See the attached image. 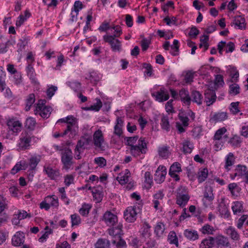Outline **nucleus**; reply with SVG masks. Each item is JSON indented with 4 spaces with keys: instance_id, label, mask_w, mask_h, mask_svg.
<instances>
[{
    "instance_id": "obj_1",
    "label": "nucleus",
    "mask_w": 248,
    "mask_h": 248,
    "mask_svg": "<svg viewBox=\"0 0 248 248\" xmlns=\"http://www.w3.org/2000/svg\"><path fill=\"white\" fill-rule=\"evenodd\" d=\"M67 124L66 129L62 132V136H64L70 133V136L76 135L78 131V126L77 119L72 115L67 116L66 120Z\"/></svg>"
},
{
    "instance_id": "obj_2",
    "label": "nucleus",
    "mask_w": 248,
    "mask_h": 248,
    "mask_svg": "<svg viewBox=\"0 0 248 248\" xmlns=\"http://www.w3.org/2000/svg\"><path fill=\"white\" fill-rule=\"evenodd\" d=\"M147 148L145 138H140L138 140V144L130 147L129 151L133 156L137 157L141 154H145L146 153Z\"/></svg>"
},
{
    "instance_id": "obj_3",
    "label": "nucleus",
    "mask_w": 248,
    "mask_h": 248,
    "mask_svg": "<svg viewBox=\"0 0 248 248\" xmlns=\"http://www.w3.org/2000/svg\"><path fill=\"white\" fill-rule=\"evenodd\" d=\"M46 103L45 100H39L35 110V114H39L43 118L49 117L52 110L51 107H46L45 105Z\"/></svg>"
},
{
    "instance_id": "obj_4",
    "label": "nucleus",
    "mask_w": 248,
    "mask_h": 248,
    "mask_svg": "<svg viewBox=\"0 0 248 248\" xmlns=\"http://www.w3.org/2000/svg\"><path fill=\"white\" fill-rule=\"evenodd\" d=\"M189 199L186 187L180 186L177 189L176 203L181 207L185 206Z\"/></svg>"
},
{
    "instance_id": "obj_5",
    "label": "nucleus",
    "mask_w": 248,
    "mask_h": 248,
    "mask_svg": "<svg viewBox=\"0 0 248 248\" xmlns=\"http://www.w3.org/2000/svg\"><path fill=\"white\" fill-rule=\"evenodd\" d=\"M35 139V137L32 136L27 132L21 133L19 139V142L18 143V146L22 150H25L30 148L31 142L32 140Z\"/></svg>"
},
{
    "instance_id": "obj_6",
    "label": "nucleus",
    "mask_w": 248,
    "mask_h": 248,
    "mask_svg": "<svg viewBox=\"0 0 248 248\" xmlns=\"http://www.w3.org/2000/svg\"><path fill=\"white\" fill-rule=\"evenodd\" d=\"M93 143L96 149L102 151L105 150V140L101 130L98 129L93 133Z\"/></svg>"
},
{
    "instance_id": "obj_7",
    "label": "nucleus",
    "mask_w": 248,
    "mask_h": 248,
    "mask_svg": "<svg viewBox=\"0 0 248 248\" xmlns=\"http://www.w3.org/2000/svg\"><path fill=\"white\" fill-rule=\"evenodd\" d=\"M72 152L69 148H65L62 154V161L63 168L66 170L70 169L73 162Z\"/></svg>"
},
{
    "instance_id": "obj_8",
    "label": "nucleus",
    "mask_w": 248,
    "mask_h": 248,
    "mask_svg": "<svg viewBox=\"0 0 248 248\" xmlns=\"http://www.w3.org/2000/svg\"><path fill=\"white\" fill-rule=\"evenodd\" d=\"M103 39L105 42L108 43L111 46L113 51H120L121 50V42L114 36H108V35H105L103 36Z\"/></svg>"
},
{
    "instance_id": "obj_9",
    "label": "nucleus",
    "mask_w": 248,
    "mask_h": 248,
    "mask_svg": "<svg viewBox=\"0 0 248 248\" xmlns=\"http://www.w3.org/2000/svg\"><path fill=\"white\" fill-rule=\"evenodd\" d=\"M152 96L159 102L167 101L169 98V94L168 91L164 88H161L158 91L152 93Z\"/></svg>"
},
{
    "instance_id": "obj_10",
    "label": "nucleus",
    "mask_w": 248,
    "mask_h": 248,
    "mask_svg": "<svg viewBox=\"0 0 248 248\" xmlns=\"http://www.w3.org/2000/svg\"><path fill=\"white\" fill-rule=\"evenodd\" d=\"M137 215L136 207L134 206L127 207L124 212V218L128 222H134L136 220Z\"/></svg>"
},
{
    "instance_id": "obj_11",
    "label": "nucleus",
    "mask_w": 248,
    "mask_h": 248,
    "mask_svg": "<svg viewBox=\"0 0 248 248\" xmlns=\"http://www.w3.org/2000/svg\"><path fill=\"white\" fill-rule=\"evenodd\" d=\"M103 220L108 226H113L117 222L118 218L116 215L110 211H107L104 214Z\"/></svg>"
},
{
    "instance_id": "obj_12",
    "label": "nucleus",
    "mask_w": 248,
    "mask_h": 248,
    "mask_svg": "<svg viewBox=\"0 0 248 248\" xmlns=\"http://www.w3.org/2000/svg\"><path fill=\"white\" fill-rule=\"evenodd\" d=\"M167 174V171L166 168L164 166H159L155 171V180L157 183H162L165 179V176Z\"/></svg>"
},
{
    "instance_id": "obj_13",
    "label": "nucleus",
    "mask_w": 248,
    "mask_h": 248,
    "mask_svg": "<svg viewBox=\"0 0 248 248\" xmlns=\"http://www.w3.org/2000/svg\"><path fill=\"white\" fill-rule=\"evenodd\" d=\"M228 118V114L225 112L214 113L211 116L209 121L212 123H217L226 120Z\"/></svg>"
},
{
    "instance_id": "obj_14",
    "label": "nucleus",
    "mask_w": 248,
    "mask_h": 248,
    "mask_svg": "<svg viewBox=\"0 0 248 248\" xmlns=\"http://www.w3.org/2000/svg\"><path fill=\"white\" fill-rule=\"evenodd\" d=\"M7 124L9 129L16 133H18L21 131L22 126L21 123L19 121H16L14 119L8 121Z\"/></svg>"
},
{
    "instance_id": "obj_15",
    "label": "nucleus",
    "mask_w": 248,
    "mask_h": 248,
    "mask_svg": "<svg viewBox=\"0 0 248 248\" xmlns=\"http://www.w3.org/2000/svg\"><path fill=\"white\" fill-rule=\"evenodd\" d=\"M179 98H180L181 100L186 105H190L191 101V98L189 96V93L187 90L185 89L181 90L179 93Z\"/></svg>"
},
{
    "instance_id": "obj_16",
    "label": "nucleus",
    "mask_w": 248,
    "mask_h": 248,
    "mask_svg": "<svg viewBox=\"0 0 248 248\" xmlns=\"http://www.w3.org/2000/svg\"><path fill=\"white\" fill-rule=\"evenodd\" d=\"M151 226L146 222H145L141 229L140 237L144 241H146L151 236V233L150 232Z\"/></svg>"
},
{
    "instance_id": "obj_17",
    "label": "nucleus",
    "mask_w": 248,
    "mask_h": 248,
    "mask_svg": "<svg viewBox=\"0 0 248 248\" xmlns=\"http://www.w3.org/2000/svg\"><path fill=\"white\" fill-rule=\"evenodd\" d=\"M24 234L21 232H17L12 239V244L15 246H19L24 242Z\"/></svg>"
},
{
    "instance_id": "obj_18",
    "label": "nucleus",
    "mask_w": 248,
    "mask_h": 248,
    "mask_svg": "<svg viewBox=\"0 0 248 248\" xmlns=\"http://www.w3.org/2000/svg\"><path fill=\"white\" fill-rule=\"evenodd\" d=\"M231 25H234L236 29L242 30L245 28V19L241 16H235Z\"/></svg>"
},
{
    "instance_id": "obj_19",
    "label": "nucleus",
    "mask_w": 248,
    "mask_h": 248,
    "mask_svg": "<svg viewBox=\"0 0 248 248\" xmlns=\"http://www.w3.org/2000/svg\"><path fill=\"white\" fill-rule=\"evenodd\" d=\"M46 174L51 179H56L60 175L59 171L57 169H54L51 167H44V169Z\"/></svg>"
},
{
    "instance_id": "obj_20",
    "label": "nucleus",
    "mask_w": 248,
    "mask_h": 248,
    "mask_svg": "<svg viewBox=\"0 0 248 248\" xmlns=\"http://www.w3.org/2000/svg\"><path fill=\"white\" fill-rule=\"evenodd\" d=\"M91 140L89 138H82L78 140L76 147V152L77 151H83L85 147L89 144Z\"/></svg>"
},
{
    "instance_id": "obj_21",
    "label": "nucleus",
    "mask_w": 248,
    "mask_h": 248,
    "mask_svg": "<svg viewBox=\"0 0 248 248\" xmlns=\"http://www.w3.org/2000/svg\"><path fill=\"white\" fill-rule=\"evenodd\" d=\"M205 99L207 106L212 105L216 99L215 93L213 91L208 90L205 93Z\"/></svg>"
},
{
    "instance_id": "obj_22",
    "label": "nucleus",
    "mask_w": 248,
    "mask_h": 248,
    "mask_svg": "<svg viewBox=\"0 0 248 248\" xmlns=\"http://www.w3.org/2000/svg\"><path fill=\"white\" fill-rule=\"evenodd\" d=\"M123 121L120 117H118L116 120V123L114 126V134L120 137L122 133V126L123 124Z\"/></svg>"
},
{
    "instance_id": "obj_23",
    "label": "nucleus",
    "mask_w": 248,
    "mask_h": 248,
    "mask_svg": "<svg viewBox=\"0 0 248 248\" xmlns=\"http://www.w3.org/2000/svg\"><path fill=\"white\" fill-rule=\"evenodd\" d=\"M228 188L233 196H238L241 190V188L235 183L230 184L228 186Z\"/></svg>"
},
{
    "instance_id": "obj_24",
    "label": "nucleus",
    "mask_w": 248,
    "mask_h": 248,
    "mask_svg": "<svg viewBox=\"0 0 248 248\" xmlns=\"http://www.w3.org/2000/svg\"><path fill=\"white\" fill-rule=\"evenodd\" d=\"M41 156L40 155L32 156L29 159V166L31 170H34L41 160Z\"/></svg>"
},
{
    "instance_id": "obj_25",
    "label": "nucleus",
    "mask_w": 248,
    "mask_h": 248,
    "mask_svg": "<svg viewBox=\"0 0 248 248\" xmlns=\"http://www.w3.org/2000/svg\"><path fill=\"white\" fill-rule=\"evenodd\" d=\"M226 233L232 240L234 241H238L240 239V236L238 233L235 228L232 226L229 227L226 229Z\"/></svg>"
},
{
    "instance_id": "obj_26",
    "label": "nucleus",
    "mask_w": 248,
    "mask_h": 248,
    "mask_svg": "<svg viewBox=\"0 0 248 248\" xmlns=\"http://www.w3.org/2000/svg\"><path fill=\"white\" fill-rule=\"evenodd\" d=\"M183 147L181 149L184 154L190 153L193 149V144L188 140H185L182 143Z\"/></svg>"
},
{
    "instance_id": "obj_27",
    "label": "nucleus",
    "mask_w": 248,
    "mask_h": 248,
    "mask_svg": "<svg viewBox=\"0 0 248 248\" xmlns=\"http://www.w3.org/2000/svg\"><path fill=\"white\" fill-rule=\"evenodd\" d=\"M215 243V239L212 237H209L208 239H205L201 243L200 248H211Z\"/></svg>"
},
{
    "instance_id": "obj_28",
    "label": "nucleus",
    "mask_w": 248,
    "mask_h": 248,
    "mask_svg": "<svg viewBox=\"0 0 248 248\" xmlns=\"http://www.w3.org/2000/svg\"><path fill=\"white\" fill-rule=\"evenodd\" d=\"M130 176V172L129 170H125L124 175L120 174L117 177V181L121 185L127 183L129 181V178Z\"/></svg>"
},
{
    "instance_id": "obj_29",
    "label": "nucleus",
    "mask_w": 248,
    "mask_h": 248,
    "mask_svg": "<svg viewBox=\"0 0 248 248\" xmlns=\"http://www.w3.org/2000/svg\"><path fill=\"white\" fill-rule=\"evenodd\" d=\"M110 242L109 240L100 238L99 239L95 244V248H109Z\"/></svg>"
},
{
    "instance_id": "obj_30",
    "label": "nucleus",
    "mask_w": 248,
    "mask_h": 248,
    "mask_svg": "<svg viewBox=\"0 0 248 248\" xmlns=\"http://www.w3.org/2000/svg\"><path fill=\"white\" fill-rule=\"evenodd\" d=\"M204 198L206 200L211 202L214 199V195L213 194V188L210 186L205 187V190L203 194Z\"/></svg>"
},
{
    "instance_id": "obj_31",
    "label": "nucleus",
    "mask_w": 248,
    "mask_h": 248,
    "mask_svg": "<svg viewBox=\"0 0 248 248\" xmlns=\"http://www.w3.org/2000/svg\"><path fill=\"white\" fill-rule=\"evenodd\" d=\"M234 171L235 172V176L241 177L245 176L248 173L247 167L241 165L237 166Z\"/></svg>"
},
{
    "instance_id": "obj_32",
    "label": "nucleus",
    "mask_w": 248,
    "mask_h": 248,
    "mask_svg": "<svg viewBox=\"0 0 248 248\" xmlns=\"http://www.w3.org/2000/svg\"><path fill=\"white\" fill-rule=\"evenodd\" d=\"M184 235L185 237L190 240H195L199 237L197 232L195 230H186L185 231Z\"/></svg>"
},
{
    "instance_id": "obj_33",
    "label": "nucleus",
    "mask_w": 248,
    "mask_h": 248,
    "mask_svg": "<svg viewBox=\"0 0 248 248\" xmlns=\"http://www.w3.org/2000/svg\"><path fill=\"white\" fill-rule=\"evenodd\" d=\"M169 147L167 146H163L159 147L158 149V153L159 155L164 158H167L169 157L170 153L169 151Z\"/></svg>"
},
{
    "instance_id": "obj_34",
    "label": "nucleus",
    "mask_w": 248,
    "mask_h": 248,
    "mask_svg": "<svg viewBox=\"0 0 248 248\" xmlns=\"http://www.w3.org/2000/svg\"><path fill=\"white\" fill-rule=\"evenodd\" d=\"M191 101L201 105L202 103V96L198 91H193L191 93Z\"/></svg>"
},
{
    "instance_id": "obj_35",
    "label": "nucleus",
    "mask_w": 248,
    "mask_h": 248,
    "mask_svg": "<svg viewBox=\"0 0 248 248\" xmlns=\"http://www.w3.org/2000/svg\"><path fill=\"white\" fill-rule=\"evenodd\" d=\"M232 209L234 214L241 213L244 210L242 203L238 201L233 202V205L232 206Z\"/></svg>"
},
{
    "instance_id": "obj_36",
    "label": "nucleus",
    "mask_w": 248,
    "mask_h": 248,
    "mask_svg": "<svg viewBox=\"0 0 248 248\" xmlns=\"http://www.w3.org/2000/svg\"><path fill=\"white\" fill-rule=\"evenodd\" d=\"M234 162V156L232 153H230L226 158V162L225 168L229 170H230V167L232 166Z\"/></svg>"
},
{
    "instance_id": "obj_37",
    "label": "nucleus",
    "mask_w": 248,
    "mask_h": 248,
    "mask_svg": "<svg viewBox=\"0 0 248 248\" xmlns=\"http://www.w3.org/2000/svg\"><path fill=\"white\" fill-rule=\"evenodd\" d=\"M35 101V95L33 93L30 94L26 99V104L25 109L26 111H29L31 106L34 104Z\"/></svg>"
},
{
    "instance_id": "obj_38",
    "label": "nucleus",
    "mask_w": 248,
    "mask_h": 248,
    "mask_svg": "<svg viewBox=\"0 0 248 248\" xmlns=\"http://www.w3.org/2000/svg\"><path fill=\"white\" fill-rule=\"evenodd\" d=\"M96 102L89 107L85 108L84 109L86 110L98 111L102 106V103L100 99L96 98Z\"/></svg>"
},
{
    "instance_id": "obj_39",
    "label": "nucleus",
    "mask_w": 248,
    "mask_h": 248,
    "mask_svg": "<svg viewBox=\"0 0 248 248\" xmlns=\"http://www.w3.org/2000/svg\"><path fill=\"white\" fill-rule=\"evenodd\" d=\"M208 174V170L206 168L202 169L198 172V179L199 183H202L205 181Z\"/></svg>"
},
{
    "instance_id": "obj_40",
    "label": "nucleus",
    "mask_w": 248,
    "mask_h": 248,
    "mask_svg": "<svg viewBox=\"0 0 248 248\" xmlns=\"http://www.w3.org/2000/svg\"><path fill=\"white\" fill-rule=\"evenodd\" d=\"M165 230V225L162 222H158L155 228V234L158 236H160L163 234Z\"/></svg>"
},
{
    "instance_id": "obj_41",
    "label": "nucleus",
    "mask_w": 248,
    "mask_h": 248,
    "mask_svg": "<svg viewBox=\"0 0 248 248\" xmlns=\"http://www.w3.org/2000/svg\"><path fill=\"white\" fill-rule=\"evenodd\" d=\"M6 77L5 72L3 71V68L0 67V88L1 90H3L5 87V78Z\"/></svg>"
},
{
    "instance_id": "obj_42",
    "label": "nucleus",
    "mask_w": 248,
    "mask_h": 248,
    "mask_svg": "<svg viewBox=\"0 0 248 248\" xmlns=\"http://www.w3.org/2000/svg\"><path fill=\"white\" fill-rule=\"evenodd\" d=\"M217 244L225 247H228L230 245L228 238L223 236H220L217 238Z\"/></svg>"
},
{
    "instance_id": "obj_43",
    "label": "nucleus",
    "mask_w": 248,
    "mask_h": 248,
    "mask_svg": "<svg viewBox=\"0 0 248 248\" xmlns=\"http://www.w3.org/2000/svg\"><path fill=\"white\" fill-rule=\"evenodd\" d=\"M35 124L36 121L33 118L30 117L27 119L25 123V126L27 127V128L31 130H33L34 129Z\"/></svg>"
},
{
    "instance_id": "obj_44",
    "label": "nucleus",
    "mask_w": 248,
    "mask_h": 248,
    "mask_svg": "<svg viewBox=\"0 0 248 248\" xmlns=\"http://www.w3.org/2000/svg\"><path fill=\"white\" fill-rule=\"evenodd\" d=\"M182 171L181 165L178 162L174 163L170 167L169 173L176 172Z\"/></svg>"
},
{
    "instance_id": "obj_45",
    "label": "nucleus",
    "mask_w": 248,
    "mask_h": 248,
    "mask_svg": "<svg viewBox=\"0 0 248 248\" xmlns=\"http://www.w3.org/2000/svg\"><path fill=\"white\" fill-rule=\"evenodd\" d=\"M161 125L163 129L169 131L170 129V124L169 122L168 117L165 116H162L161 117Z\"/></svg>"
},
{
    "instance_id": "obj_46",
    "label": "nucleus",
    "mask_w": 248,
    "mask_h": 248,
    "mask_svg": "<svg viewBox=\"0 0 248 248\" xmlns=\"http://www.w3.org/2000/svg\"><path fill=\"white\" fill-rule=\"evenodd\" d=\"M226 131H227L225 127H222V128H221L218 129L216 131V132L214 135V139L215 140H217V141L220 140L222 138V136H223V135L224 134H225V133L226 132Z\"/></svg>"
},
{
    "instance_id": "obj_47",
    "label": "nucleus",
    "mask_w": 248,
    "mask_h": 248,
    "mask_svg": "<svg viewBox=\"0 0 248 248\" xmlns=\"http://www.w3.org/2000/svg\"><path fill=\"white\" fill-rule=\"evenodd\" d=\"M91 206L88 204H83L82 207L79 210V213L83 216L88 215Z\"/></svg>"
},
{
    "instance_id": "obj_48",
    "label": "nucleus",
    "mask_w": 248,
    "mask_h": 248,
    "mask_svg": "<svg viewBox=\"0 0 248 248\" xmlns=\"http://www.w3.org/2000/svg\"><path fill=\"white\" fill-rule=\"evenodd\" d=\"M28 44V39L26 38H23L19 40V42L17 44L18 47L17 51L19 53L25 48V46Z\"/></svg>"
},
{
    "instance_id": "obj_49",
    "label": "nucleus",
    "mask_w": 248,
    "mask_h": 248,
    "mask_svg": "<svg viewBox=\"0 0 248 248\" xmlns=\"http://www.w3.org/2000/svg\"><path fill=\"white\" fill-rule=\"evenodd\" d=\"M201 231L203 234H213L214 230L213 227L208 224H206L202 228Z\"/></svg>"
},
{
    "instance_id": "obj_50",
    "label": "nucleus",
    "mask_w": 248,
    "mask_h": 248,
    "mask_svg": "<svg viewBox=\"0 0 248 248\" xmlns=\"http://www.w3.org/2000/svg\"><path fill=\"white\" fill-rule=\"evenodd\" d=\"M139 137L138 136L132 137H126L125 138V140H126V144L130 147L136 143Z\"/></svg>"
},
{
    "instance_id": "obj_51",
    "label": "nucleus",
    "mask_w": 248,
    "mask_h": 248,
    "mask_svg": "<svg viewBox=\"0 0 248 248\" xmlns=\"http://www.w3.org/2000/svg\"><path fill=\"white\" fill-rule=\"evenodd\" d=\"M168 239L170 243L175 244L176 246H178V239L174 232H172L170 233L168 236Z\"/></svg>"
},
{
    "instance_id": "obj_52",
    "label": "nucleus",
    "mask_w": 248,
    "mask_h": 248,
    "mask_svg": "<svg viewBox=\"0 0 248 248\" xmlns=\"http://www.w3.org/2000/svg\"><path fill=\"white\" fill-rule=\"evenodd\" d=\"M72 226L78 225L81 222L80 217L77 214H73L71 216Z\"/></svg>"
},
{
    "instance_id": "obj_53",
    "label": "nucleus",
    "mask_w": 248,
    "mask_h": 248,
    "mask_svg": "<svg viewBox=\"0 0 248 248\" xmlns=\"http://www.w3.org/2000/svg\"><path fill=\"white\" fill-rule=\"evenodd\" d=\"M239 102H232L230 105V110L231 112L233 114L238 113L240 110L238 108Z\"/></svg>"
},
{
    "instance_id": "obj_54",
    "label": "nucleus",
    "mask_w": 248,
    "mask_h": 248,
    "mask_svg": "<svg viewBox=\"0 0 248 248\" xmlns=\"http://www.w3.org/2000/svg\"><path fill=\"white\" fill-rule=\"evenodd\" d=\"M230 76L234 80H236L239 77V73L234 67H230L229 69Z\"/></svg>"
},
{
    "instance_id": "obj_55",
    "label": "nucleus",
    "mask_w": 248,
    "mask_h": 248,
    "mask_svg": "<svg viewBox=\"0 0 248 248\" xmlns=\"http://www.w3.org/2000/svg\"><path fill=\"white\" fill-rule=\"evenodd\" d=\"M239 89L238 84H232L230 86V93L233 95H236L239 93Z\"/></svg>"
},
{
    "instance_id": "obj_56",
    "label": "nucleus",
    "mask_w": 248,
    "mask_h": 248,
    "mask_svg": "<svg viewBox=\"0 0 248 248\" xmlns=\"http://www.w3.org/2000/svg\"><path fill=\"white\" fill-rule=\"evenodd\" d=\"M46 200L50 202L52 206L57 207L59 205L58 198L55 195L47 196Z\"/></svg>"
},
{
    "instance_id": "obj_57",
    "label": "nucleus",
    "mask_w": 248,
    "mask_h": 248,
    "mask_svg": "<svg viewBox=\"0 0 248 248\" xmlns=\"http://www.w3.org/2000/svg\"><path fill=\"white\" fill-rule=\"evenodd\" d=\"M241 142V138L237 136H234L230 140V143L233 146H238Z\"/></svg>"
},
{
    "instance_id": "obj_58",
    "label": "nucleus",
    "mask_w": 248,
    "mask_h": 248,
    "mask_svg": "<svg viewBox=\"0 0 248 248\" xmlns=\"http://www.w3.org/2000/svg\"><path fill=\"white\" fill-rule=\"evenodd\" d=\"M111 29L114 30V33L112 35H108V36H114V38L118 37L122 33V31L120 26L117 25L114 26Z\"/></svg>"
},
{
    "instance_id": "obj_59",
    "label": "nucleus",
    "mask_w": 248,
    "mask_h": 248,
    "mask_svg": "<svg viewBox=\"0 0 248 248\" xmlns=\"http://www.w3.org/2000/svg\"><path fill=\"white\" fill-rule=\"evenodd\" d=\"M163 20L166 22L167 25L170 26L172 24L175 25L176 24L177 19L176 17L172 16L170 18L169 16H167L164 18Z\"/></svg>"
},
{
    "instance_id": "obj_60",
    "label": "nucleus",
    "mask_w": 248,
    "mask_h": 248,
    "mask_svg": "<svg viewBox=\"0 0 248 248\" xmlns=\"http://www.w3.org/2000/svg\"><path fill=\"white\" fill-rule=\"evenodd\" d=\"M94 162L101 167L105 166L107 163L106 159L103 157L95 158Z\"/></svg>"
},
{
    "instance_id": "obj_61",
    "label": "nucleus",
    "mask_w": 248,
    "mask_h": 248,
    "mask_svg": "<svg viewBox=\"0 0 248 248\" xmlns=\"http://www.w3.org/2000/svg\"><path fill=\"white\" fill-rule=\"evenodd\" d=\"M215 84L217 86H222L224 84L223 76L221 75H217L216 76L215 79Z\"/></svg>"
},
{
    "instance_id": "obj_62",
    "label": "nucleus",
    "mask_w": 248,
    "mask_h": 248,
    "mask_svg": "<svg viewBox=\"0 0 248 248\" xmlns=\"http://www.w3.org/2000/svg\"><path fill=\"white\" fill-rule=\"evenodd\" d=\"M193 75L194 73L191 72H188L186 73L184 78V80L186 83L189 84L193 81Z\"/></svg>"
},
{
    "instance_id": "obj_63",
    "label": "nucleus",
    "mask_w": 248,
    "mask_h": 248,
    "mask_svg": "<svg viewBox=\"0 0 248 248\" xmlns=\"http://www.w3.org/2000/svg\"><path fill=\"white\" fill-rule=\"evenodd\" d=\"M179 117L184 127H186L188 125L189 119L188 118L187 116L184 114H180L179 115Z\"/></svg>"
},
{
    "instance_id": "obj_64",
    "label": "nucleus",
    "mask_w": 248,
    "mask_h": 248,
    "mask_svg": "<svg viewBox=\"0 0 248 248\" xmlns=\"http://www.w3.org/2000/svg\"><path fill=\"white\" fill-rule=\"evenodd\" d=\"M57 90V87L55 86H51L46 91V94L49 98H51Z\"/></svg>"
}]
</instances>
